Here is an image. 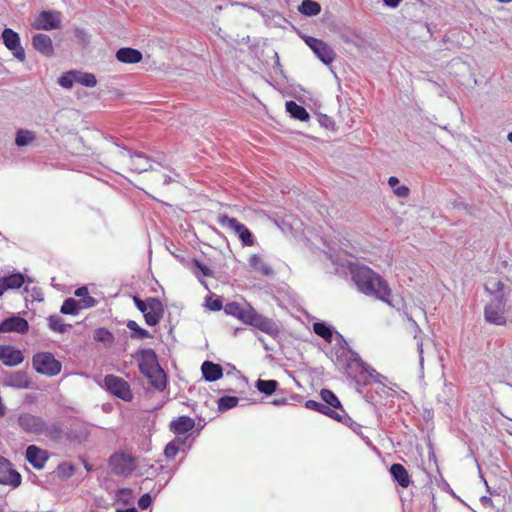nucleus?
I'll use <instances>...</instances> for the list:
<instances>
[{"label": "nucleus", "instance_id": "f257e3e1", "mask_svg": "<svg viewBox=\"0 0 512 512\" xmlns=\"http://www.w3.org/2000/svg\"><path fill=\"white\" fill-rule=\"evenodd\" d=\"M337 337L340 342L334 352L335 363L343 369L348 379L354 381L357 386H366L371 383L382 384L384 380H387L385 376L364 362L341 334L337 333Z\"/></svg>", "mask_w": 512, "mask_h": 512}, {"label": "nucleus", "instance_id": "f03ea898", "mask_svg": "<svg viewBox=\"0 0 512 512\" xmlns=\"http://www.w3.org/2000/svg\"><path fill=\"white\" fill-rule=\"evenodd\" d=\"M352 279L358 290L368 296H374L381 301L392 305L389 296L391 289L387 282L367 266L353 265L350 268Z\"/></svg>", "mask_w": 512, "mask_h": 512}, {"label": "nucleus", "instance_id": "7ed1b4c3", "mask_svg": "<svg viewBox=\"0 0 512 512\" xmlns=\"http://www.w3.org/2000/svg\"><path fill=\"white\" fill-rule=\"evenodd\" d=\"M17 423L26 433L43 435L50 439H59L62 435V427L59 421L48 423L40 416L30 413L20 414Z\"/></svg>", "mask_w": 512, "mask_h": 512}, {"label": "nucleus", "instance_id": "20e7f679", "mask_svg": "<svg viewBox=\"0 0 512 512\" xmlns=\"http://www.w3.org/2000/svg\"><path fill=\"white\" fill-rule=\"evenodd\" d=\"M245 317L244 323L268 334L273 338L280 335V325L273 319L259 314L251 305H248V314Z\"/></svg>", "mask_w": 512, "mask_h": 512}, {"label": "nucleus", "instance_id": "39448f33", "mask_svg": "<svg viewBox=\"0 0 512 512\" xmlns=\"http://www.w3.org/2000/svg\"><path fill=\"white\" fill-rule=\"evenodd\" d=\"M33 368L42 375L49 377L60 373L62 364L50 352L36 353L32 359Z\"/></svg>", "mask_w": 512, "mask_h": 512}, {"label": "nucleus", "instance_id": "423d86ee", "mask_svg": "<svg viewBox=\"0 0 512 512\" xmlns=\"http://www.w3.org/2000/svg\"><path fill=\"white\" fill-rule=\"evenodd\" d=\"M103 386L110 394L123 401L130 402L133 399L129 383L119 376L106 375L103 379Z\"/></svg>", "mask_w": 512, "mask_h": 512}, {"label": "nucleus", "instance_id": "0eeeda50", "mask_svg": "<svg viewBox=\"0 0 512 512\" xmlns=\"http://www.w3.org/2000/svg\"><path fill=\"white\" fill-rule=\"evenodd\" d=\"M217 222L223 226L232 230L240 239L243 246H253L255 238L252 232L237 219L229 217L227 214H219Z\"/></svg>", "mask_w": 512, "mask_h": 512}, {"label": "nucleus", "instance_id": "6e6552de", "mask_svg": "<svg viewBox=\"0 0 512 512\" xmlns=\"http://www.w3.org/2000/svg\"><path fill=\"white\" fill-rule=\"evenodd\" d=\"M304 42L314 52L318 59L326 65L331 64L335 58L334 50L323 40L312 36H303Z\"/></svg>", "mask_w": 512, "mask_h": 512}, {"label": "nucleus", "instance_id": "1a4fd4ad", "mask_svg": "<svg viewBox=\"0 0 512 512\" xmlns=\"http://www.w3.org/2000/svg\"><path fill=\"white\" fill-rule=\"evenodd\" d=\"M1 40L4 46L13 54V56L20 62H24L26 54L24 48L21 46L20 36L11 28H5L1 33Z\"/></svg>", "mask_w": 512, "mask_h": 512}, {"label": "nucleus", "instance_id": "9d476101", "mask_svg": "<svg viewBox=\"0 0 512 512\" xmlns=\"http://www.w3.org/2000/svg\"><path fill=\"white\" fill-rule=\"evenodd\" d=\"M503 295L496 296L495 299L487 304L484 309L485 320L494 325H505Z\"/></svg>", "mask_w": 512, "mask_h": 512}, {"label": "nucleus", "instance_id": "9b49d317", "mask_svg": "<svg viewBox=\"0 0 512 512\" xmlns=\"http://www.w3.org/2000/svg\"><path fill=\"white\" fill-rule=\"evenodd\" d=\"M109 465L115 474L124 477H127L135 468L133 457L125 453L113 454Z\"/></svg>", "mask_w": 512, "mask_h": 512}, {"label": "nucleus", "instance_id": "f8f14e48", "mask_svg": "<svg viewBox=\"0 0 512 512\" xmlns=\"http://www.w3.org/2000/svg\"><path fill=\"white\" fill-rule=\"evenodd\" d=\"M32 26L37 30L50 31L61 27V13L58 11H42L35 18Z\"/></svg>", "mask_w": 512, "mask_h": 512}, {"label": "nucleus", "instance_id": "ddd939ff", "mask_svg": "<svg viewBox=\"0 0 512 512\" xmlns=\"http://www.w3.org/2000/svg\"><path fill=\"white\" fill-rule=\"evenodd\" d=\"M29 330V323L26 319L12 314L0 323V333L16 332L25 334Z\"/></svg>", "mask_w": 512, "mask_h": 512}, {"label": "nucleus", "instance_id": "4468645a", "mask_svg": "<svg viewBox=\"0 0 512 512\" xmlns=\"http://www.w3.org/2000/svg\"><path fill=\"white\" fill-rule=\"evenodd\" d=\"M164 314V306L159 298H148V310L143 314L145 322L149 326H156L159 324Z\"/></svg>", "mask_w": 512, "mask_h": 512}, {"label": "nucleus", "instance_id": "2eb2a0df", "mask_svg": "<svg viewBox=\"0 0 512 512\" xmlns=\"http://www.w3.org/2000/svg\"><path fill=\"white\" fill-rule=\"evenodd\" d=\"M0 361L8 367H14L24 361L21 350L11 345H0Z\"/></svg>", "mask_w": 512, "mask_h": 512}, {"label": "nucleus", "instance_id": "dca6fc26", "mask_svg": "<svg viewBox=\"0 0 512 512\" xmlns=\"http://www.w3.org/2000/svg\"><path fill=\"white\" fill-rule=\"evenodd\" d=\"M33 48L45 57L54 56V47L49 35L38 33L32 37Z\"/></svg>", "mask_w": 512, "mask_h": 512}, {"label": "nucleus", "instance_id": "f3484780", "mask_svg": "<svg viewBox=\"0 0 512 512\" xmlns=\"http://www.w3.org/2000/svg\"><path fill=\"white\" fill-rule=\"evenodd\" d=\"M142 359L139 363L140 372L148 378L154 370L160 366L157 363L156 353L152 349H144L141 351Z\"/></svg>", "mask_w": 512, "mask_h": 512}, {"label": "nucleus", "instance_id": "a211bd4d", "mask_svg": "<svg viewBox=\"0 0 512 512\" xmlns=\"http://www.w3.org/2000/svg\"><path fill=\"white\" fill-rule=\"evenodd\" d=\"M25 282V276L21 272L0 276V296L8 290L19 289Z\"/></svg>", "mask_w": 512, "mask_h": 512}, {"label": "nucleus", "instance_id": "6ab92c4d", "mask_svg": "<svg viewBox=\"0 0 512 512\" xmlns=\"http://www.w3.org/2000/svg\"><path fill=\"white\" fill-rule=\"evenodd\" d=\"M122 149L130 155L131 159V169L137 173H143L148 171L151 168L149 158L141 152L131 153V150L123 146Z\"/></svg>", "mask_w": 512, "mask_h": 512}, {"label": "nucleus", "instance_id": "aec40b11", "mask_svg": "<svg viewBox=\"0 0 512 512\" xmlns=\"http://www.w3.org/2000/svg\"><path fill=\"white\" fill-rule=\"evenodd\" d=\"M170 430L175 434H187L195 427V420L189 416H179L171 421Z\"/></svg>", "mask_w": 512, "mask_h": 512}, {"label": "nucleus", "instance_id": "412c9836", "mask_svg": "<svg viewBox=\"0 0 512 512\" xmlns=\"http://www.w3.org/2000/svg\"><path fill=\"white\" fill-rule=\"evenodd\" d=\"M26 459L35 468L41 469L47 461V453L35 445H30L26 449Z\"/></svg>", "mask_w": 512, "mask_h": 512}, {"label": "nucleus", "instance_id": "4be33fe9", "mask_svg": "<svg viewBox=\"0 0 512 512\" xmlns=\"http://www.w3.org/2000/svg\"><path fill=\"white\" fill-rule=\"evenodd\" d=\"M4 384L17 389H25L30 387V379L25 371H16L10 373L4 381Z\"/></svg>", "mask_w": 512, "mask_h": 512}, {"label": "nucleus", "instance_id": "5701e85b", "mask_svg": "<svg viewBox=\"0 0 512 512\" xmlns=\"http://www.w3.org/2000/svg\"><path fill=\"white\" fill-rule=\"evenodd\" d=\"M143 55L138 49L123 47L117 50L116 59L126 64H135L142 60Z\"/></svg>", "mask_w": 512, "mask_h": 512}, {"label": "nucleus", "instance_id": "b1692460", "mask_svg": "<svg viewBox=\"0 0 512 512\" xmlns=\"http://www.w3.org/2000/svg\"><path fill=\"white\" fill-rule=\"evenodd\" d=\"M203 378L208 382H214L223 376L221 365L211 361H204L201 366Z\"/></svg>", "mask_w": 512, "mask_h": 512}, {"label": "nucleus", "instance_id": "393cba45", "mask_svg": "<svg viewBox=\"0 0 512 512\" xmlns=\"http://www.w3.org/2000/svg\"><path fill=\"white\" fill-rule=\"evenodd\" d=\"M305 407L317 411L319 413H322L326 416H329L332 419H335L337 421H342L343 415L340 412L332 410L328 405L318 402L315 400H307L305 403Z\"/></svg>", "mask_w": 512, "mask_h": 512}, {"label": "nucleus", "instance_id": "a878e982", "mask_svg": "<svg viewBox=\"0 0 512 512\" xmlns=\"http://www.w3.org/2000/svg\"><path fill=\"white\" fill-rule=\"evenodd\" d=\"M320 397L323 403L328 405L332 410L345 414V410L343 409L341 402L333 391L329 389H322L320 391Z\"/></svg>", "mask_w": 512, "mask_h": 512}, {"label": "nucleus", "instance_id": "bb28decb", "mask_svg": "<svg viewBox=\"0 0 512 512\" xmlns=\"http://www.w3.org/2000/svg\"><path fill=\"white\" fill-rule=\"evenodd\" d=\"M0 480H21V475L12 468L11 463L0 456Z\"/></svg>", "mask_w": 512, "mask_h": 512}, {"label": "nucleus", "instance_id": "cd10ccee", "mask_svg": "<svg viewBox=\"0 0 512 512\" xmlns=\"http://www.w3.org/2000/svg\"><path fill=\"white\" fill-rule=\"evenodd\" d=\"M285 107H286V111L294 119H297L300 121H307L310 117L307 110L303 106L297 104L293 100L287 101L285 104Z\"/></svg>", "mask_w": 512, "mask_h": 512}, {"label": "nucleus", "instance_id": "c85d7f7f", "mask_svg": "<svg viewBox=\"0 0 512 512\" xmlns=\"http://www.w3.org/2000/svg\"><path fill=\"white\" fill-rule=\"evenodd\" d=\"M249 265L252 269L255 271L261 273L264 276H272L273 275V269L266 264L262 258L257 255L253 254L249 259Z\"/></svg>", "mask_w": 512, "mask_h": 512}, {"label": "nucleus", "instance_id": "c756f323", "mask_svg": "<svg viewBox=\"0 0 512 512\" xmlns=\"http://www.w3.org/2000/svg\"><path fill=\"white\" fill-rule=\"evenodd\" d=\"M248 305L245 307L241 306L237 302H229L224 306V312L227 315H231L233 317L238 318L242 322L245 321V317L248 314Z\"/></svg>", "mask_w": 512, "mask_h": 512}, {"label": "nucleus", "instance_id": "7c9ffc66", "mask_svg": "<svg viewBox=\"0 0 512 512\" xmlns=\"http://www.w3.org/2000/svg\"><path fill=\"white\" fill-rule=\"evenodd\" d=\"M298 11L307 17H313L321 12V5L314 0H303L298 6Z\"/></svg>", "mask_w": 512, "mask_h": 512}, {"label": "nucleus", "instance_id": "2f4dec72", "mask_svg": "<svg viewBox=\"0 0 512 512\" xmlns=\"http://www.w3.org/2000/svg\"><path fill=\"white\" fill-rule=\"evenodd\" d=\"M149 383L159 391H162L166 387V375L164 371L159 367L158 369L154 370V372L151 375H148Z\"/></svg>", "mask_w": 512, "mask_h": 512}, {"label": "nucleus", "instance_id": "473e14b6", "mask_svg": "<svg viewBox=\"0 0 512 512\" xmlns=\"http://www.w3.org/2000/svg\"><path fill=\"white\" fill-rule=\"evenodd\" d=\"M74 294L80 298L78 301L85 309L94 307L97 304L96 299L89 295L88 289L85 286L77 288Z\"/></svg>", "mask_w": 512, "mask_h": 512}, {"label": "nucleus", "instance_id": "72a5a7b5", "mask_svg": "<svg viewBox=\"0 0 512 512\" xmlns=\"http://www.w3.org/2000/svg\"><path fill=\"white\" fill-rule=\"evenodd\" d=\"M85 309L81 303L74 298H67L64 300L60 312L65 315H76L79 310Z\"/></svg>", "mask_w": 512, "mask_h": 512}, {"label": "nucleus", "instance_id": "f704fd0d", "mask_svg": "<svg viewBox=\"0 0 512 512\" xmlns=\"http://www.w3.org/2000/svg\"><path fill=\"white\" fill-rule=\"evenodd\" d=\"M313 331L325 341L331 342L333 338V328L325 322H316L313 324Z\"/></svg>", "mask_w": 512, "mask_h": 512}, {"label": "nucleus", "instance_id": "c9c22d12", "mask_svg": "<svg viewBox=\"0 0 512 512\" xmlns=\"http://www.w3.org/2000/svg\"><path fill=\"white\" fill-rule=\"evenodd\" d=\"M259 392L265 395H272L278 388V382L276 380H262L258 379L255 384Z\"/></svg>", "mask_w": 512, "mask_h": 512}, {"label": "nucleus", "instance_id": "e433bc0d", "mask_svg": "<svg viewBox=\"0 0 512 512\" xmlns=\"http://www.w3.org/2000/svg\"><path fill=\"white\" fill-rule=\"evenodd\" d=\"M388 184L392 188L394 194L399 198H406L409 195V188L405 185L399 184V179L396 176H390Z\"/></svg>", "mask_w": 512, "mask_h": 512}, {"label": "nucleus", "instance_id": "4c0bfd02", "mask_svg": "<svg viewBox=\"0 0 512 512\" xmlns=\"http://www.w3.org/2000/svg\"><path fill=\"white\" fill-rule=\"evenodd\" d=\"M48 326L49 328L58 333H65L72 326L70 324H64L63 319L58 315H51L48 318Z\"/></svg>", "mask_w": 512, "mask_h": 512}, {"label": "nucleus", "instance_id": "58836bf2", "mask_svg": "<svg viewBox=\"0 0 512 512\" xmlns=\"http://www.w3.org/2000/svg\"><path fill=\"white\" fill-rule=\"evenodd\" d=\"M76 83H79L85 87H95L97 79L94 74L75 70Z\"/></svg>", "mask_w": 512, "mask_h": 512}, {"label": "nucleus", "instance_id": "ea45409f", "mask_svg": "<svg viewBox=\"0 0 512 512\" xmlns=\"http://www.w3.org/2000/svg\"><path fill=\"white\" fill-rule=\"evenodd\" d=\"M127 328L132 332L131 338L134 339H145L150 338L151 334L146 329L140 327L134 320L127 322Z\"/></svg>", "mask_w": 512, "mask_h": 512}, {"label": "nucleus", "instance_id": "a19ab883", "mask_svg": "<svg viewBox=\"0 0 512 512\" xmlns=\"http://www.w3.org/2000/svg\"><path fill=\"white\" fill-rule=\"evenodd\" d=\"M94 340L107 345H111L113 344L115 338L108 329L101 327L94 331Z\"/></svg>", "mask_w": 512, "mask_h": 512}, {"label": "nucleus", "instance_id": "79ce46f5", "mask_svg": "<svg viewBox=\"0 0 512 512\" xmlns=\"http://www.w3.org/2000/svg\"><path fill=\"white\" fill-rule=\"evenodd\" d=\"M74 473L75 466L68 462L60 463L54 471L55 476L59 478H70L74 475Z\"/></svg>", "mask_w": 512, "mask_h": 512}, {"label": "nucleus", "instance_id": "37998d69", "mask_svg": "<svg viewBox=\"0 0 512 512\" xmlns=\"http://www.w3.org/2000/svg\"><path fill=\"white\" fill-rule=\"evenodd\" d=\"M239 399L236 396H222L218 399V410L225 412L237 406Z\"/></svg>", "mask_w": 512, "mask_h": 512}, {"label": "nucleus", "instance_id": "c03bdc74", "mask_svg": "<svg viewBox=\"0 0 512 512\" xmlns=\"http://www.w3.org/2000/svg\"><path fill=\"white\" fill-rule=\"evenodd\" d=\"M393 480H408V472L405 467L399 463H394L389 469Z\"/></svg>", "mask_w": 512, "mask_h": 512}, {"label": "nucleus", "instance_id": "a18cd8bd", "mask_svg": "<svg viewBox=\"0 0 512 512\" xmlns=\"http://www.w3.org/2000/svg\"><path fill=\"white\" fill-rule=\"evenodd\" d=\"M34 139V135L31 131L28 130H18L16 133L15 144L18 147H23L28 145Z\"/></svg>", "mask_w": 512, "mask_h": 512}, {"label": "nucleus", "instance_id": "49530a36", "mask_svg": "<svg viewBox=\"0 0 512 512\" xmlns=\"http://www.w3.org/2000/svg\"><path fill=\"white\" fill-rule=\"evenodd\" d=\"M134 495L130 489H120L116 494V502L122 505L133 503Z\"/></svg>", "mask_w": 512, "mask_h": 512}, {"label": "nucleus", "instance_id": "de8ad7c7", "mask_svg": "<svg viewBox=\"0 0 512 512\" xmlns=\"http://www.w3.org/2000/svg\"><path fill=\"white\" fill-rule=\"evenodd\" d=\"M74 82H76L75 70H71L58 78V84L63 88H72Z\"/></svg>", "mask_w": 512, "mask_h": 512}, {"label": "nucleus", "instance_id": "09e8293b", "mask_svg": "<svg viewBox=\"0 0 512 512\" xmlns=\"http://www.w3.org/2000/svg\"><path fill=\"white\" fill-rule=\"evenodd\" d=\"M339 36L343 42H345L347 44H352L354 46H359L360 39H359L358 35H356L353 31L343 30L340 32Z\"/></svg>", "mask_w": 512, "mask_h": 512}, {"label": "nucleus", "instance_id": "8fccbe9b", "mask_svg": "<svg viewBox=\"0 0 512 512\" xmlns=\"http://www.w3.org/2000/svg\"><path fill=\"white\" fill-rule=\"evenodd\" d=\"M189 435L187 434H179L172 440V442L182 451H185V448H190V444H188Z\"/></svg>", "mask_w": 512, "mask_h": 512}, {"label": "nucleus", "instance_id": "3c124183", "mask_svg": "<svg viewBox=\"0 0 512 512\" xmlns=\"http://www.w3.org/2000/svg\"><path fill=\"white\" fill-rule=\"evenodd\" d=\"M190 268L191 269L198 268L200 270V272L202 273V275L206 276V277H210L213 274L212 270L208 266H206L205 264L201 263L197 259H193L191 261Z\"/></svg>", "mask_w": 512, "mask_h": 512}, {"label": "nucleus", "instance_id": "603ef678", "mask_svg": "<svg viewBox=\"0 0 512 512\" xmlns=\"http://www.w3.org/2000/svg\"><path fill=\"white\" fill-rule=\"evenodd\" d=\"M206 306L211 311H220L223 308L222 300L219 297H207L206 298Z\"/></svg>", "mask_w": 512, "mask_h": 512}, {"label": "nucleus", "instance_id": "864d4df0", "mask_svg": "<svg viewBox=\"0 0 512 512\" xmlns=\"http://www.w3.org/2000/svg\"><path fill=\"white\" fill-rule=\"evenodd\" d=\"M179 451L180 449L171 441L166 445L164 454L167 458L173 459Z\"/></svg>", "mask_w": 512, "mask_h": 512}, {"label": "nucleus", "instance_id": "5fc2aeb1", "mask_svg": "<svg viewBox=\"0 0 512 512\" xmlns=\"http://www.w3.org/2000/svg\"><path fill=\"white\" fill-rule=\"evenodd\" d=\"M133 301L135 306L141 313L144 314L146 310H148V298L146 300H142L138 296H134Z\"/></svg>", "mask_w": 512, "mask_h": 512}, {"label": "nucleus", "instance_id": "6e6d98bb", "mask_svg": "<svg viewBox=\"0 0 512 512\" xmlns=\"http://www.w3.org/2000/svg\"><path fill=\"white\" fill-rule=\"evenodd\" d=\"M319 123L327 129H334L335 126L333 119L327 115H321L319 117Z\"/></svg>", "mask_w": 512, "mask_h": 512}, {"label": "nucleus", "instance_id": "4d7b16f0", "mask_svg": "<svg viewBox=\"0 0 512 512\" xmlns=\"http://www.w3.org/2000/svg\"><path fill=\"white\" fill-rule=\"evenodd\" d=\"M152 503V498L150 494L146 493L140 497L138 500V506L141 509H147Z\"/></svg>", "mask_w": 512, "mask_h": 512}, {"label": "nucleus", "instance_id": "13d9d810", "mask_svg": "<svg viewBox=\"0 0 512 512\" xmlns=\"http://www.w3.org/2000/svg\"><path fill=\"white\" fill-rule=\"evenodd\" d=\"M343 415V419L341 422L349 425L353 431L357 432L358 429L361 428V425H359L358 423L354 422L350 417L347 416V414H342Z\"/></svg>", "mask_w": 512, "mask_h": 512}, {"label": "nucleus", "instance_id": "bf43d9fd", "mask_svg": "<svg viewBox=\"0 0 512 512\" xmlns=\"http://www.w3.org/2000/svg\"><path fill=\"white\" fill-rule=\"evenodd\" d=\"M271 403L275 406H283L287 404V399L285 397H276Z\"/></svg>", "mask_w": 512, "mask_h": 512}, {"label": "nucleus", "instance_id": "052dcab7", "mask_svg": "<svg viewBox=\"0 0 512 512\" xmlns=\"http://www.w3.org/2000/svg\"><path fill=\"white\" fill-rule=\"evenodd\" d=\"M417 349L419 352L420 365L423 366L424 357H423V343L422 342H420V341L417 342Z\"/></svg>", "mask_w": 512, "mask_h": 512}, {"label": "nucleus", "instance_id": "680f3d73", "mask_svg": "<svg viewBox=\"0 0 512 512\" xmlns=\"http://www.w3.org/2000/svg\"><path fill=\"white\" fill-rule=\"evenodd\" d=\"M402 0H383V3L391 8H395L399 5Z\"/></svg>", "mask_w": 512, "mask_h": 512}, {"label": "nucleus", "instance_id": "e2e57ef3", "mask_svg": "<svg viewBox=\"0 0 512 512\" xmlns=\"http://www.w3.org/2000/svg\"><path fill=\"white\" fill-rule=\"evenodd\" d=\"M116 512H138L137 509L135 507H131V508H127V509H118L116 510Z\"/></svg>", "mask_w": 512, "mask_h": 512}, {"label": "nucleus", "instance_id": "0e129e2a", "mask_svg": "<svg viewBox=\"0 0 512 512\" xmlns=\"http://www.w3.org/2000/svg\"><path fill=\"white\" fill-rule=\"evenodd\" d=\"M258 340L263 344V347L266 351H270L271 348L265 343L263 337H258Z\"/></svg>", "mask_w": 512, "mask_h": 512}, {"label": "nucleus", "instance_id": "69168bd1", "mask_svg": "<svg viewBox=\"0 0 512 512\" xmlns=\"http://www.w3.org/2000/svg\"><path fill=\"white\" fill-rule=\"evenodd\" d=\"M84 467L87 471H91L93 469L92 465L83 460Z\"/></svg>", "mask_w": 512, "mask_h": 512}, {"label": "nucleus", "instance_id": "338daca9", "mask_svg": "<svg viewBox=\"0 0 512 512\" xmlns=\"http://www.w3.org/2000/svg\"><path fill=\"white\" fill-rule=\"evenodd\" d=\"M6 484H10L12 488H16L20 485L21 482H5Z\"/></svg>", "mask_w": 512, "mask_h": 512}, {"label": "nucleus", "instance_id": "774afa93", "mask_svg": "<svg viewBox=\"0 0 512 512\" xmlns=\"http://www.w3.org/2000/svg\"><path fill=\"white\" fill-rule=\"evenodd\" d=\"M171 181V178L169 176H164V181H163V184H169Z\"/></svg>", "mask_w": 512, "mask_h": 512}]
</instances>
